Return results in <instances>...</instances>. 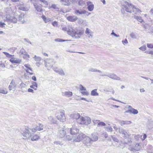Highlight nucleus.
Returning a JSON list of instances; mask_svg holds the SVG:
<instances>
[{
  "label": "nucleus",
  "mask_w": 153,
  "mask_h": 153,
  "mask_svg": "<svg viewBox=\"0 0 153 153\" xmlns=\"http://www.w3.org/2000/svg\"><path fill=\"white\" fill-rule=\"evenodd\" d=\"M95 133H94L92 134L91 135L92 138H90L86 135V137L84 138L83 140V143L87 146H90L92 143L93 141H95L96 139Z\"/></svg>",
  "instance_id": "nucleus-4"
},
{
  "label": "nucleus",
  "mask_w": 153,
  "mask_h": 153,
  "mask_svg": "<svg viewBox=\"0 0 153 153\" xmlns=\"http://www.w3.org/2000/svg\"><path fill=\"white\" fill-rule=\"evenodd\" d=\"M33 6L36 10L38 12H42L43 11L42 5L41 4H38L36 3L33 4Z\"/></svg>",
  "instance_id": "nucleus-15"
},
{
  "label": "nucleus",
  "mask_w": 153,
  "mask_h": 153,
  "mask_svg": "<svg viewBox=\"0 0 153 153\" xmlns=\"http://www.w3.org/2000/svg\"><path fill=\"white\" fill-rule=\"evenodd\" d=\"M87 11L84 9L76 10L74 11V13L77 16L84 14L86 13Z\"/></svg>",
  "instance_id": "nucleus-16"
},
{
  "label": "nucleus",
  "mask_w": 153,
  "mask_h": 153,
  "mask_svg": "<svg viewBox=\"0 0 153 153\" xmlns=\"http://www.w3.org/2000/svg\"><path fill=\"white\" fill-rule=\"evenodd\" d=\"M78 4L79 6L83 7V8H84L85 6V1L83 0H80L78 2Z\"/></svg>",
  "instance_id": "nucleus-36"
},
{
  "label": "nucleus",
  "mask_w": 153,
  "mask_h": 153,
  "mask_svg": "<svg viewBox=\"0 0 153 153\" xmlns=\"http://www.w3.org/2000/svg\"><path fill=\"white\" fill-rule=\"evenodd\" d=\"M139 49L142 51H145L146 50V47L145 45H143L139 48Z\"/></svg>",
  "instance_id": "nucleus-48"
},
{
  "label": "nucleus",
  "mask_w": 153,
  "mask_h": 153,
  "mask_svg": "<svg viewBox=\"0 0 153 153\" xmlns=\"http://www.w3.org/2000/svg\"><path fill=\"white\" fill-rule=\"evenodd\" d=\"M33 58L34 59V60L36 62H39L41 60V57L37 56L36 55L33 57Z\"/></svg>",
  "instance_id": "nucleus-37"
},
{
  "label": "nucleus",
  "mask_w": 153,
  "mask_h": 153,
  "mask_svg": "<svg viewBox=\"0 0 153 153\" xmlns=\"http://www.w3.org/2000/svg\"><path fill=\"white\" fill-rule=\"evenodd\" d=\"M113 140L116 142H118V140L117 139L113 136H111Z\"/></svg>",
  "instance_id": "nucleus-60"
},
{
  "label": "nucleus",
  "mask_w": 153,
  "mask_h": 153,
  "mask_svg": "<svg viewBox=\"0 0 153 153\" xmlns=\"http://www.w3.org/2000/svg\"><path fill=\"white\" fill-rule=\"evenodd\" d=\"M66 134V132L64 128H63L60 130L58 134V136L59 137L62 138L65 136Z\"/></svg>",
  "instance_id": "nucleus-17"
},
{
  "label": "nucleus",
  "mask_w": 153,
  "mask_h": 153,
  "mask_svg": "<svg viewBox=\"0 0 153 153\" xmlns=\"http://www.w3.org/2000/svg\"><path fill=\"white\" fill-rule=\"evenodd\" d=\"M84 30L82 29L76 30L74 27L69 26L68 34L75 39H79L83 34Z\"/></svg>",
  "instance_id": "nucleus-2"
},
{
  "label": "nucleus",
  "mask_w": 153,
  "mask_h": 153,
  "mask_svg": "<svg viewBox=\"0 0 153 153\" xmlns=\"http://www.w3.org/2000/svg\"><path fill=\"white\" fill-rule=\"evenodd\" d=\"M20 133L23 136V139L26 140H28L31 139L32 141H37L40 139V137L36 134H35L31 137V134L29 131L28 127H26L24 129L21 130Z\"/></svg>",
  "instance_id": "nucleus-1"
},
{
  "label": "nucleus",
  "mask_w": 153,
  "mask_h": 153,
  "mask_svg": "<svg viewBox=\"0 0 153 153\" xmlns=\"http://www.w3.org/2000/svg\"><path fill=\"white\" fill-rule=\"evenodd\" d=\"M69 29V26L67 27H62V30L64 31L67 32V33H68V30Z\"/></svg>",
  "instance_id": "nucleus-49"
},
{
  "label": "nucleus",
  "mask_w": 153,
  "mask_h": 153,
  "mask_svg": "<svg viewBox=\"0 0 153 153\" xmlns=\"http://www.w3.org/2000/svg\"><path fill=\"white\" fill-rule=\"evenodd\" d=\"M32 85L30 86V87L36 90L38 88V85L36 82H32Z\"/></svg>",
  "instance_id": "nucleus-29"
},
{
  "label": "nucleus",
  "mask_w": 153,
  "mask_h": 153,
  "mask_svg": "<svg viewBox=\"0 0 153 153\" xmlns=\"http://www.w3.org/2000/svg\"><path fill=\"white\" fill-rule=\"evenodd\" d=\"M102 76H106L109 78L113 79L114 80H120V78L117 76L114 73H110L108 74V75H101Z\"/></svg>",
  "instance_id": "nucleus-11"
},
{
  "label": "nucleus",
  "mask_w": 153,
  "mask_h": 153,
  "mask_svg": "<svg viewBox=\"0 0 153 153\" xmlns=\"http://www.w3.org/2000/svg\"><path fill=\"white\" fill-rule=\"evenodd\" d=\"M5 12L8 15L9 14H11L13 13V10L12 8V7H7L5 9Z\"/></svg>",
  "instance_id": "nucleus-27"
},
{
  "label": "nucleus",
  "mask_w": 153,
  "mask_h": 153,
  "mask_svg": "<svg viewBox=\"0 0 153 153\" xmlns=\"http://www.w3.org/2000/svg\"><path fill=\"white\" fill-rule=\"evenodd\" d=\"M62 95L66 97H71L73 95L72 92L70 91H65L62 93Z\"/></svg>",
  "instance_id": "nucleus-22"
},
{
  "label": "nucleus",
  "mask_w": 153,
  "mask_h": 153,
  "mask_svg": "<svg viewBox=\"0 0 153 153\" xmlns=\"http://www.w3.org/2000/svg\"><path fill=\"white\" fill-rule=\"evenodd\" d=\"M70 117L75 119H79L81 117L80 114L77 112H74L71 113Z\"/></svg>",
  "instance_id": "nucleus-18"
},
{
  "label": "nucleus",
  "mask_w": 153,
  "mask_h": 153,
  "mask_svg": "<svg viewBox=\"0 0 153 153\" xmlns=\"http://www.w3.org/2000/svg\"><path fill=\"white\" fill-rule=\"evenodd\" d=\"M81 93L83 95L88 96L89 94V92L86 91H81Z\"/></svg>",
  "instance_id": "nucleus-50"
},
{
  "label": "nucleus",
  "mask_w": 153,
  "mask_h": 153,
  "mask_svg": "<svg viewBox=\"0 0 153 153\" xmlns=\"http://www.w3.org/2000/svg\"><path fill=\"white\" fill-rule=\"evenodd\" d=\"M123 9L127 12L131 13L132 11L134 12V10H136L137 11L139 10L137 9L134 6L131 4H129L127 1H125L123 4Z\"/></svg>",
  "instance_id": "nucleus-3"
},
{
  "label": "nucleus",
  "mask_w": 153,
  "mask_h": 153,
  "mask_svg": "<svg viewBox=\"0 0 153 153\" xmlns=\"http://www.w3.org/2000/svg\"><path fill=\"white\" fill-rule=\"evenodd\" d=\"M54 41L55 42H64L65 41H70V40H63L59 38L56 39H54Z\"/></svg>",
  "instance_id": "nucleus-39"
},
{
  "label": "nucleus",
  "mask_w": 153,
  "mask_h": 153,
  "mask_svg": "<svg viewBox=\"0 0 153 153\" xmlns=\"http://www.w3.org/2000/svg\"><path fill=\"white\" fill-rule=\"evenodd\" d=\"M111 35H114L115 36L117 37H119L120 36L119 35H117V34L115 33L114 32L113 30L112 31V32L111 33Z\"/></svg>",
  "instance_id": "nucleus-61"
},
{
  "label": "nucleus",
  "mask_w": 153,
  "mask_h": 153,
  "mask_svg": "<svg viewBox=\"0 0 153 153\" xmlns=\"http://www.w3.org/2000/svg\"><path fill=\"white\" fill-rule=\"evenodd\" d=\"M104 91L106 92H112V94H114L115 93L113 89V88H110L107 89H106L104 90Z\"/></svg>",
  "instance_id": "nucleus-43"
},
{
  "label": "nucleus",
  "mask_w": 153,
  "mask_h": 153,
  "mask_svg": "<svg viewBox=\"0 0 153 153\" xmlns=\"http://www.w3.org/2000/svg\"><path fill=\"white\" fill-rule=\"evenodd\" d=\"M16 88V85L14 81V80L13 79L10 83V85L8 86V88L9 90L11 91L12 89L15 90Z\"/></svg>",
  "instance_id": "nucleus-19"
},
{
  "label": "nucleus",
  "mask_w": 153,
  "mask_h": 153,
  "mask_svg": "<svg viewBox=\"0 0 153 153\" xmlns=\"http://www.w3.org/2000/svg\"><path fill=\"white\" fill-rule=\"evenodd\" d=\"M130 36L133 39H136L137 38L135 34L133 33H130Z\"/></svg>",
  "instance_id": "nucleus-51"
},
{
  "label": "nucleus",
  "mask_w": 153,
  "mask_h": 153,
  "mask_svg": "<svg viewBox=\"0 0 153 153\" xmlns=\"http://www.w3.org/2000/svg\"><path fill=\"white\" fill-rule=\"evenodd\" d=\"M78 123L79 124L87 125L91 123V119L88 117H81L78 120Z\"/></svg>",
  "instance_id": "nucleus-7"
},
{
  "label": "nucleus",
  "mask_w": 153,
  "mask_h": 153,
  "mask_svg": "<svg viewBox=\"0 0 153 153\" xmlns=\"http://www.w3.org/2000/svg\"><path fill=\"white\" fill-rule=\"evenodd\" d=\"M24 66L26 68H27L24 69L26 71V72L28 73L30 75H32L33 74V73L31 72H30L28 70H30L31 71H33V70L32 68L30 67V65L28 64H25L24 65Z\"/></svg>",
  "instance_id": "nucleus-21"
},
{
  "label": "nucleus",
  "mask_w": 153,
  "mask_h": 153,
  "mask_svg": "<svg viewBox=\"0 0 153 153\" xmlns=\"http://www.w3.org/2000/svg\"><path fill=\"white\" fill-rule=\"evenodd\" d=\"M53 69L55 72L61 75L64 76L65 74L64 71L62 68H59L57 67H53Z\"/></svg>",
  "instance_id": "nucleus-13"
},
{
  "label": "nucleus",
  "mask_w": 153,
  "mask_h": 153,
  "mask_svg": "<svg viewBox=\"0 0 153 153\" xmlns=\"http://www.w3.org/2000/svg\"><path fill=\"white\" fill-rule=\"evenodd\" d=\"M52 8L53 10H58L59 7H57L56 4H52L51 6L49 7V9Z\"/></svg>",
  "instance_id": "nucleus-33"
},
{
  "label": "nucleus",
  "mask_w": 153,
  "mask_h": 153,
  "mask_svg": "<svg viewBox=\"0 0 153 153\" xmlns=\"http://www.w3.org/2000/svg\"><path fill=\"white\" fill-rule=\"evenodd\" d=\"M119 131L120 133L124 134L125 136L126 137L127 135L128 136L127 132L124 129L122 128H119Z\"/></svg>",
  "instance_id": "nucleus-28"
},
{
  "label": "nucleus",
  "mask_w": 153,
  "mask_h": 153,
  "mask_svg": "<svg viewBox=\"0 0 153 153\" xmlns=\"http://www.w3.org/2000/svg\"><path fill=\"white\" fill-rule=\"evenodd\" d=\"M29 131L30 130H31L32 132H34V133H35L36 131H37V130L36 129V127L34 128H32L31 129H30L29 128Z\"/></svg>",
  "instance_id": "nucleus-62"
},
{
  "label": "nucleus",
  "mask_w": 153,
  "mask_h": 153,
  "mask_svg": "<svg viewBox=\"0 0 153 153\" xmlns=\"http://www.w3.org/2000/svg\"><path fill=\"white\" fill-rule=\"evenodd\" d=\"M52 24L54 27H56L58 25L57 22L56 21H54L52 23Z\"/></svg>",
  "instance_id": "nucleus-56"
},
{
  "label": "nucleus",
  "mask_w": 153,
  "mask_h": 153,
  "mask_svg": "<svg viewBox=\"0 0 153 153\" xmlns=\"http://www.w3.org/2000/svg\"><path fill=\"white\" fill-rule=\"evenodd\" d=\"M107 131H112L113 130V129L111 127H108L107 128Z\"/></svg>",
  "instance_id": "nucleus-63"
},
{
  "label": "nucleus",
  "mask_w": 153,
  "mask_h": 153,
  "mask_svg": "<svg viewBox=\"0 0 153 153\" xmlns=\"http://www.w3.org/2000/svg\"><path fill=\"white\" fill-rule=\"evenodd\" d=\"M28 92H31L32 93H34V91L33 89L31 88H29L27 90Z\"/></svg>",
  "instance_id": "nucleus-64"
},
{
  "label": "nucleus",
  "mask_w": 153,
  "mask_h": 153,
  "mask_svg": "<svg viewBox=\"0 0 153 153\" xmlns=\"http://www.w3.org/2000/svg\"><path fill=\"white\" fill-rule=\"evenodd\" d=\"M4 22H7L8 24H10L11 23H16L17 22V18L15 16H11L9 15L6 14L5 17L4 19Z\"/></svg>",
  "instance_id": "nucleus-6"
},
{
  "label": "nucleus",
  "mask_w": 153,
  "mask_h": 153,
  "mask_svg": "<svg viewBox=\"0 0 153 153\" xmlns=\"http://www.w3.org/2000/svg\"><path fill=\"white\" fill-rule=\"evenodd\" d=\"M58 114L56 116L57 119L61 122H64L66 121V117L65 111L63 110H60L57 111Z\"/></svg>",
  "instance_id": "nucleus-5"
},
{
  "label": "nucleus",
  "mask_w": 153,
  "mask_h": 153,
  "mask_svg": "<svg viewBox=\"0 0 153 153\" xmlns=\"http://www.w3.org/2000/svg\"><path fill=\"white\" fill-rule=\"evenodd\" d=\"M48 119L50 124H56L58 123L57 120L54 117L50 116L48 117Z\"/></svg>",
  "instance_id": "nucleus-14"
},
{
  "label": "nucleus",
  "mask_w": 153,
  "mask_h": 153,
  "mask_svg": "<svg viewBox=\"0 0 153 153\" xmlns=\"http://www.w3.org/2000/svg\"><path fill=\"white\" fill-rule=\"evenodd\" d=\"M87 5H88V9L89 11H92L94 8V5L91 4L90 2H88L87 3Z\"/></svg>",
  "instance_id": "nucleus-31"
},
{
  "label": "nucleus",
  "mask_w": 153,
  "mask_h": 153,
  "mask_svg": "<svg viewBox=\"0 0 153 153\" xmlns=\"http://www.w3.org/2000/svg\"><path fill=\"white\" fill-rule=\"evenodd\" d=\"M91 95L92 96L96 95V89L93 90L91 93Z\"/></svg>",
  "instance_id": "nucleus-59"
},
{
  "label": "nucleus",
  "mask_w": 153,
  "mask_h": 153,
  "mask_svg": "<svg viewBox=\"0 0 153 153\" xmlns=\"http://www.w3.org/2000/svg\"><path fill=\"white\" fill-rule=\"evenodd\" d=\"M54 143L56 145H62L63 144L62 142L60 141H55L54 142Z\"/></svg>",
  "instance_id": "nucleus-47"
},
{
  "label": "nucleus",
  "mask_w": 153,
  "mask_h": 153,
  "mask_svg": "<svg viewBox=\"0 0 153 153\" xmlns=\"http://www.w3.org/2000/svg\"><path fill=\"white\" fill-rule=\"evenodd\" d=\"M85 33L88 35L89 36V37H90V36H93V32L88 28H86L85 31Z\"/></svg>",
  "instance_id": "nucleus-32"
},
{
  "label": "nucleus",
  "mask_w": 153,
  "mask_h": 153,
  "mask_svg": "<svg viewBox=\"0 0 153 153\" xmlns=\"http://www.w3.org/2000/svg\"><path fill=\"white\" fill-rule=\"evenodd\" d=\"M20 52L21 53V54L23 55L25 53L27 52L23 48L20 51Z\"/></svg>",
  "instance_id": "nucleus-55"
},
{
  "label": "nucleus",
  "mask_w": 153,
  "mask_h": 153,
  "mask_svg": "<svg viewBox=\"0 0 153 153\" xmlns=\"http://www.w3.org/2000/svg\"><path fill=\"white\" fill-rule=\"evenodd\" d=\"M135 148V150L136 151H139L141 148V147L140 146V144L138 143H136L134 147Z\"/></svg>",
  "instance_id": "nucleus-42"
},
{
  "label": "nucleus",
  "mask_w": 153,
  "mask_h": 153,
  "mask_svg": "<svg viewBox=\"0 0 153 153\" xmlns=\"http://www.w3.org/2000/svg\"><path fill=\"white\" fill-rule=\"evenodd\" d=\"M24 14H21L19 17V21L22 24H23L26 22V21L24 19Z\"/></svg>",
  "instance_id": "nucleus-25"
},
{
  "label": "nucleus",
  "mask_w": 153,
  "mask_h": 153,
  "mask_svg": "<svg viewBox=\"0 0 153 153\" xmlns=\"http://www.w3.org/2000/svg\"><path fill=\"white\" fill-rule=\"evenodd\" d=\"M134 19H136L138 22H142L143 20L142 19V17L140 16H136L134 15Z\"/></svg>",
  "instance_id": "nucleus-40"
},
{
  "label": "nucleus",
  "mask_w": 153,
  "mask_h": 153,
  "mask_svg": "<svg viewBox=\"0 0 153 153\" xmlns=\"http://www.w3.org/2000/svg\"><path fill=\"white\" fill-rule=\"evenodd\" d=\"M3 53L6 56L9 58H11L10 60V61L12 63L18 64L20 63L21 62V60L16 58H14V55H10L7 52H4Z\"/></svg>",
  "instance_id": "nucleus-8"
},
{
  "label": "nucleus",
  "mask_w": 153,
  "mask_h": 153,
  "mask_svg": "<svg viewBox=\"0 0 153 153\" xmlns=\"http://www.w3.org/2000/svg\"><path fill=\"white\" fill-rule=\"evenodd\" d=\"M42 18L43 19L45 23H46L51 21V19L49 17H47L44 15H42Z\"/></svg>",
  "instance_id": "nucleus-26"
},
{
  "label": "nucleus",
  "mask_w": 153,
  "mask_h": 153,
  "mask_svg": "<svg viewBox=\"0 0 153 153\" xmlns=\"http://www.w3.org/2000/svg\"><path fill=\"white\" fill-rule=\"evenodd\" d=\"M145 53H147L150 54L151 55H153V51H146L145 52Z\"/></svg>",
  "instance_id": "nucleus-58"
},
{
  "label": "nucleus",
  "mask_w": 153,
  "mask_h": 153,
  "mask_svg": "<svg viewBox=\"0 0 153 153\" xmlns=\"http://www.w3.org/2000/svg\"><path fill=\"white\" fill-rule=\"evenodd\" d=\"M80 90L81 91H86V89L84 88L82 85H80L79 86Z\"/></svg>",
  "instance_id": "nucleus-52"
},
{
  "label": "nucleus",
  "mask_w": 153,
  "mask_h": 153,
  "mask_svg": "<svg viewBox=\"0 0 153 153\" xmlns=\"http://www.w3.org/2000/svg\"><path fill=\"white\" fill-rule=\"evenodd\" d=\"M51 61L49 60H48L45 62V66L48 70H50L52 68H53V67L51 64H50L49 62Z\"/></svg>",
  "instance_id": "nucleus-24"
},
{
  "label": "nucleus",
  "mask_w": 153,
  "mask_h": 153,
  "mask_svg": "<svg viewBox=\"0 0 153 153\" xmlns=\"http://www.w3.org/2000/svg\"><path fill=\"white\" fill-rule=\"evenodd\" d=\"M74 137H72V136H71L70 135H67L66 137H65V140H71L72 139L73 140V138Z\"/></svg>",
  "instance_id": "nucleus-46"
},
{
  "label": "nucleus",
  "mask_w": 153,
  "mask_h": 153,
  "mask_svg": "<svg viewBox=\"0 0 153 153\" xmlns=\"http://www.w3.org/2000/svg\"><path fill=\"white\" fill-rule=\"evenodd\" d=\"M59 1L63 5L68 6L70 4V0H60Z\"/></svg>",
  "instance_id": "nucleus-23"
},
{
  "label": "nucleus",
  "mask_w": 153,
  "mask_h": 153,
  "mask_svg": "<svg viewBox=\"0 0 153 153\" xmlns=\"http://www.w3.org/2000/svg\"><path fill=\"white\" fill-rule=\"evenodd\" d=\"M79 131V129L75 125H73L72 128L70 129V133L72 135L77 134Z\"/></svg>",
  "instance_id": "nucleus-12"
},
{
  "label": "nucleus",
  "mask_w": 153,
  "mask_h": 153,
  "mask_svg": "<svg viewBox=\"0 0 153 153\" xmlns=\"http://www.w3.org/2000/svg\"><path fill=\"white\" fill-rule=\"evenodd\" d=\"M147 47L149 48H153V44L151 43H148L147 44Z\"/></svg>",
  "instance_id": "nucleus-54"
},
{
  "label": "nucleus",
  "mask_w": 153,
  "mask_h": 153,
  "mask_svg": "<svg viewBox=\"0 0 153 153\" xmlns=\"http://www.w3.org/2000/svg\"><path fill=\"white\" fill-rule=\"evenodd\" d=\"M6 24L4 22H0V27H4Z\"/></svg>",
  "instance_id": "nucleus-57"
},
{
  "label": "nucleus",
  "mask_w": 153,
  "mask_h": 153,
  "mask_svg": "<svg viewBox=\"0 0 153 153\" xmlns=\"http://www.w3.org/2000/svg\"><path fill=\"white\" fill-rule=\"evenodd\" d=\"M41 3L48 5V2L46 0H38Z\"/></svg>",
  "instance_id": "nucleus-45"
},
{
  "label": "nucleus",
  "mask_w": 153,
  "mask_h": 153,
  "mask_svg": "<svg viewBox=\"0 0 153 153\" xmlns=\"http://www.w3.org/2000/svg\"><path fill=\"white\" fill-rule=\"evenodd\" d=\"M19 10L24 11H27L29 10V8L23 2H20L17 4V6Z\"/></svg>",
  "instance_id": "nucleus-10"
},
{
  "label": "nucleus",
  "mask_w": 153,
  "mask_h": 153,
  "mask_svg": "<svg viewBox=\"0 0 153 153\" xmlns=\"http://www.w3.org/2000/svg\"><path fill=\"white\" fill-rule=\"evenodd\" d=\"M20 86L21 88H25L26 87V85L24 83H22L20 85Z\"/></svg>",
  "instance_id": "nucleus-53"
},
{
  "label": "nucleus",
  "mask_w": 153,
  "mask_h": 153,
  "mask_svg": "<svg viewBox=\"0 0 153 153\" xmlns=\"http://www.w3.org/2000/svg\"><path fill=\"white\" fill-rule=\"evenodd\" d=\"M119 123H120L121 126H123L125 124H129L131 123V122L130 121H120Z\"/></svg>",
  "instance_id": "nucleus-30"
},
{
  "label": "nucleus",
  "mask_w": 153,
  "mask_h": 153,
  "mask_svg": "<svg viewBox=\"0 0 153 153\" xmlns=\"http://www.w3.org/2000/svg\"><path fill=\"white\" fill-rule=\"evenodd\" d=\"M69 21L73 22L76 21L77 19V17L74 16H68L66 18Z\"/></svg>",
  "instance_id": "nucleus-20"
},
{
  "label": "nucleus",
  "mask_w": 153,
  "mask_h": 153,
  "mask_svg": "<svg viewBox=\"0 0 153 153\" xmlns=\"http://www.w3.org/2000/svg\"><path fill=\"white\" fill-rule=\"evenodd\" d=\"M24 56H23V58L24 59H25L26 60H29V58L30 57V55L28 54L27 52L25 53L24 55Z\"/></svg>",
  "instance_id": "nucleus-44"
},
{
  "label": "nucleus",
  "mask_w": 153,
  "mask_h": 153,
  "mask_svg": "<svg viewBox=\"0 0 153 153\" xmlns=\"http://www.w3.org/2000/svg\"><path fill=\"white\" fill-rule=\"evenodd\" d=\"M130 113L133 114H137L138 113V111L136 109H135L134 108H131L130 109Z\"/></svg>",
  "instance_id": "nucleus-41"
},
{
  "label": "nucleus",
  "mask_w": 153,
  "mask_h": 153,
  "mask_svg": "<svg viewBox=\"0 0 153 153\" xmlns=\"http://www.w3.org/2000/svg\"><path fill=\"white\" fill-rule=\"evenodd\" d=\"M86 137V135L83 133H80L78 135L73 138V141L74 142H79L83 141L84 138Z\"/></svg>",
  "instance_id": "nucleus-9"
},
{
  "label": "nucleus",
  "mask_w": 153,
  "mask_h": 153,
  "mask_svg": "<svg viewBox=\"0 0 153 153\" xmlns=\"http://www.w3.org/2000/svg\"><path fill=\"white\" fill-rule=\"evenodd\" d=\"M96 123H98L97 126L98 127H100L101 126H105L106 124L105 123L102 122H100V120H96Z\"/></svg>",
  "instance_id": "nucleus-35"
},
{
  "label": "nucleus",
  "mask_w": 153,
  "mask_h": 153,
  "mask_svg": "<svg viewBox=\"0 0 153 153\" xmlns=\"http://www.w3.org/2000/svg\"><path fill=\"white\" fill-rule=\"evenodd\" d=\"M8 93L7 90L6 88H0V93L6 94Z\"/></svg>",
  "instance_id": "nucleus-38"
},
{
  "label": "nucleus",
  "mask_w": 153,
  "mask_h": 153,
  "mask_svg": "<svg viewBox=\"0 0 153 153\" xmlns=\"http://www.w3.org/2000/svg\"><path fill=\"white\" fill-rule=\"evenodd\" d=\"M43 126L42 124L41 123H39L38 126H37L36 127V130H37V131H41L43 129Z\"/></svg>",
  "instance_id": "nucleus-34"
}]
</instances>
